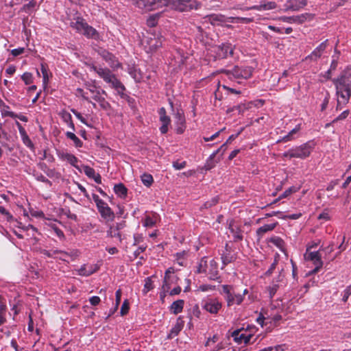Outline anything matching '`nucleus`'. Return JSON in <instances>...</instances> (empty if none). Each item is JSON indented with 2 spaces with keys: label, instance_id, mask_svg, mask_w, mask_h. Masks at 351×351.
<instances>
[{
  "label": "nucleus",
  "instance_id": "obj_1",
  "mask_svg": "<svg viewBox=\"0 0 351 351\" xmlns=\"http://www.w3.org/2000/svg\"><path fill=\"white\" fill-rule=\"evenodd\" d=\"M336 88L337 108L348 103L351 96V67H347L339 77L332 80Z\"/></svg>",
  "mask_w": 351,
  "mask_h": 351
},
{
  "label": "nucleus",
  "instance_id": "obj_2",
  "mask_svg": "<svg viewBox=\"0 0 351 351\" xmlns=\"http://www.w3.org/2000/svg\"><path fill=\"white\" fill-rule=\"evenodd\" d=\"M90 68L103 79L105 82L110 84L112 88L117 89L119 92L125 90L124 86L109 69L94 64L90 65Z\"/></svg>",
  "mask_w": 351,
  "mask_h": 351
},
{
  "label": "nucleus",
  "instance_id": "obj_3",
  "mask_svg": "<svg viewBox=\"0 0 351 351\" xmlns=\"http://www.w3.org/2000/svg\"><path fill=\"white\" fill-rule=\"evenodd\" d=\"M71 27L77 32L83 34L88 38L98 39L99 37L97 31L90 26L82 17L77 16L70 23Z\"/></svg>",
  "mask_w": 351,
  "mask_h": 351
},
{
  "label": "nucleus",
  "instance_id": "obj_4",
  "mask_svg": "<svg viewBox=\"0 0 351 351\" xmlns=\"http://www.w3.org/2000/svg\"><path fill=\"white\" fill-rule=\"evenodd\" d=\"M313 149V145L310 142H307L289 149L282 156L289 159L293 158L304 159L310 156Z\"/></svg>",
  "mask_w": 351,
  "mask_h": 351
},
{
  "label": "nucleus",
  "instance_id": "obj_5",
  "mask_svg": "<svg viewBox=\"0 0 351 351\" xmlns=\"http://www.w3.org/2000/svg\"><path fill=\"white\" fill-rule=\"evenodd\" d=\"M221 294L223 295L228 306L234 304L239 305L243 301V295L240 293H236L233 287L230 285H223Z\"/></svg>",
  "mask_w": 351,
  "mask_h": 351
},
{
  "label": "nucleus",
  "instance_id": "obj_6",
  "mask_svg": "<svg viewBox=\"0 0 351 351\" xmlns=\"http://www.w3.org/2000/svg\"><path fill=\"white\" fill-rule=\"evenodd\" d=\"M253 72V69L251 66L239 67L234 66L232 70H226L224 73L228 77L230 80L234 79H248L250 78Z\"/></svg>",
  "mask_w": 351,
  "mask_h": 351
},
{
  "label": "nucleus",
  "instance_id": "obj_7",
  "mask_svg": "<svg viewBox=\"0 0 351 351\" xmlns=\"http://www.w3.org/2000/svg\"><path fill=\"white\" fill-rule=\"evenodd\" d=\"M203 309L211 314H217L222 307V303L217 298H206L202 302Z\"/></svg>",
  "mask_w": 351,
  "mask_h": 351
},
{
  "label": "nucleus",
  "instance_id": "obj_8",
  "mask_svg": "<svg viewBox=\"0 0 351 351\" xmlns=\"http://www.w3.org/2000/svg\"><path fill=\"white\" fill-rule=\"evenodd\" d=\"M173 8L180 12L189 11L196 8L195 0H173Z\"/></svg>",
  "mask_w": 351,
  "mask_h": 351
},
{
  "label": "nucleus",
  "instance_id": "obj_9",
  "mask_svg": "<svg viewBox=\"0 0 351 351\" xmlns=\"http://www.w3.org/2000/svg\"><path fill=\"white\" fill-rule=\"evenodd\" d=\"M311 15L308 13L301 14L292 16H281L279 20L287 23L302 24L308 19H311Z\"/></svg>",
  "mask_w": 351,
  "mask_h": 351
},
{
  "label": "nucleus",
  "instance_id": "obj_10",
  "mask_svg": "<svg viewBox=\"0 0 351 351\" xmlns=\"http://www.w3.org/2000/svg\"><path fill=\"white\" fill-rule=\"evenodd\" d=\"M307 5V0H287L285 5V10L298 11Z\"/></svg>",
  "mask_w": 351,
  "mask_h": 351
},
{
  "label": "nucleus",
  "instance_id": "obj_11",
  "mask_svg": "<svg viewBox=\"0 0 351 351\" xmlns=\"http://www.w3.org/2000/svg\"><path fill=\"white\" fill-rule=\"evenodd\" d=\"M328 40L322 42L317 47L310 55L305 58V60L317 61L322 55L327 47Z\"/></svg>",
  "mask_w": 351,
  "mask_h": 351
},
{
  "label": "nucleus",
  "instance_id": "obj_12",
  "mask_svg": "<svg viewBox=\"0 0 351 351\" xmlns=\"http://www.w3.org/2000/svg\"><path fill=\"white\" fill-rule=\"evenodd\" d=\"M243 330V328L234 330L232 333V337L237 343H244L245 344H248L252 337V333L241 334Z\"/></svg>",
  "mask_w": 351,
  "mask_h": 351
},
{
  "label": "nucleus",
  "instance_id": "obj_13",
  "mask_svg": "<svg viewBox=\"0 0 351 351\" xmlns=\"http://www.w3.org/2000/svg\"><path fill=\"white\" fill-rule=\"evenodd\" d=\"M307 259L313 261L315 265L314 269L311 271V274L317 273L323 265L319 251L310 252L308 254Z\"/></svg>",
  "mask_w": 351,
  "mask_h": 351
},
{
  "label": "nucleus",
  "instance_id": "obj_14",
  "mask_svg": "<svg viewBox=\"0 0 351 351\" xmlns=\"http://www.w3.org/2000/svg\"><path fill=\"white\" fill-rule=\"evenodd\" d=\"M99 54L104 60H106V62L110 65V67L118 68L120 66V64L117 60L116 57L108 51L101 49L99 51Z\"/></svg>",
  "mask_w": 351,
  "mask_h": 351
},
{
  "label": "nucleus",
  "instance_id": "obj_15",
  "mask_svg": "<svg viewBox=\"0 0 351 351\" xmlns=\"http://www.w3.org/2000/svg\"><path fill=\"white\" fill-rule=\"evenodd\" d=\"M158 113L160 116V121L162 123L160 131L162 134H166L168 131V126L171 123V119L167 115L166 110L163 107L160 108Z\"/></svg>",
  "mask_w": 351,
  "mask_h": 351
},
{
  "label": "nucleus",
  "instance_id": "obj_16",
  "mask_svg": "<svg viewBox=\"0 0 351 351\" xmlns=\"http://www.w3.org/2000/svg\"><path fill=\"white\" fill-rule=\"evenodd\" d=\"M215 51L217 53V56L219 58H226L229 55L232 56L233 54V49L232 48L231 45L228 43L217 46L215 47Z\"/></svg>",
  "mask_w": 351,
  "mask_h": 351
},
{
  "label": "nucleus",
  "instance_id": "obj_17",
  "mask_svg": "<svg viewBox=\"0 0 351 351\" xmlns=\"http://www.w3.org/2000/svg\"><path fill=\"white\" fill-rule=\"evenodd\" d=\"M57 155L58 158L62 160L67 161L69 164L75 167L77 169H78L79 171H82L81 169H80V167L77 165L78 159L73 154L63 151H59L58 152Z\"/></svg>",
  "mask_w": 351,
  "mask_h": 351
},
{
  "label": "nucleus",
  "instance_id": "obj_18",
  "mask_svg": "<svg viewBox=\"0 0 351 351\" xmlns=\"http://www.w3.org/2000/svg\"><path fill=\"white\" fill-rule=\"evenodd\" d=\"M99 269L97 265L95 264H84L77 270V274L82 276H88L94 274Z\"/></svg>",
  "mask_w": 351,
  "mask_h": 351
},
{
  "label": "nucleus",
  "instance_id": "obj_19",
  "mask_svg": "<svg viewBox=\"0 0 351 351\" xmlns=\"http://www.w3.org/2000/svg\"><path fill=\"white\" fill-rule=\"evenodd\" d=\"M229 230L232 234L234 242L241 241L243 239L242 231L239 226L236 224L233 220L229 223Z\"/></svg>",
  "mask_w": 351,
  "mask_h": 351
},
{
  "label": "nucleus",
  "instance_id": "obj_20",
  "mask_svg": "<svg viewBox=\"0 0 351 351\" xmlns=\"http://www.w3.org/2000/svg\"><path fill=\"white\" fill-rule=\"evenodd\" d=\"M51 251L53 254L52 258H56L57 257L56 255H60L58 256V258L62 261H66V258L69 257V256L71 257L73 260L79 255V252L77 250H73V251L71 252L70 253H68V252H66L62 251V250H51Z\"/></svg>",
  "mask_w": 351,
  "mask_h": 351
},
{
  "label": "nucleus",
  "instance_id": "obj_21",
  "mask_svg": "<svg viewBox=\"0 0 351 351\" xmlns=\"http://www.w3.org/2000/svg\"><path fill=\"white\" fill-rule=\"evenodd\" d=\"M208 275V278L211 280H219L220 278L218 272V264L215 260L210 261Z\"/></svg>",
  "mask_w": 351,
  "mask_h": 351
},
{
  "label": "nucleus",
  "instance_id": "obj_22",
  "mask_svg": "<svg viewBox=\"0 0 351 351\" xmlns=\"http://www.w3.org/2000/svg\"><path fill=\"white\" fill-rule=\"evenodd\" d=\"M99 213L106 221H112L114 219V213L108 204L100 209Z\"/></svg>",
  "mask_w": 351,
  "mask_h": 351
},
{
  "label": "nucleus",
  "instance_id": "obj_23",
  "mask_svg": "<svg viewBox=\"0 0 351 351\" xmlns=\"http://www.w3.org/2000/svg\"><path fill=\"white\" fill-rule=\"evenodd\" d=\"M92 97L95 101L99 103L101 108L103 110H108L110 109V104L101 96L100 91L95 92V94Z\"/></svg>",
  "mask_w": 351,
  "mask_h": 351
},
{
  "label": "nucleus",
  "instance_id": "obj_24",
  "mask_svg": "<svg viewBox=\"0 0 351 351\" xmlns=\"http://www.w3.org/2000/svg\"><path fill=\"white\" fill-rule=\"evenodd\" d=\"M58 114L62 118L63 121L65 122L70 128H71L73 130H75L74 123L72 121V117L69 112L63 109L59 112Z\"/></svg>",
  "mask_w": 351,
  "mask_h": 351
},
{
  "label": "nucleus",
  "instance_id": "obj_25",
  "mask_svg": "<svg viewBox=\"0 0 351 351\" xmlns=\"http://www.w3.org/2000/svg\"><path fill=\"white\" fill-rule=\"evenodd\" d=\"M278 225V222H275L270 224H265L256 230V234L259 238H261L266 232L273 230L276 226Z\"/></svg>",
  "mask_w": 351,
  "mask_h": 351
},
{
  "label": "nucleus",
  "instance_id": "obj_26",
  "mask_svg": "<svg viewBox=\"0 0 351 351\" xmlns=\"http://www.w3.org/2000/svg\"><path fill=\"white\" fill-rule=\"evenodd\" d=\"M184 302L182 300H178L172 303L170 306L171 311L177 315L182 311Z\"/></svg>",
  "mask_w": 351,
  "mask_h": 351
},
{
  "label": "nucleus",
  "instance_id": "obj_27",
  "mask_svg": "<svg viewBox=\"0 0 351 351\" xmlns=\"http://www.w3.org/2000/svg\"><path fill=\"white\" fill-rule=\"evenodd\" d=\"M180 319H178L176 324L171 329L170 332L168 335V338L171 339L177 336L179 332L182 330L183 328L182 322L179 321Z\"/></svg>",
  "mask_w": 351,
  "mask_h": 351
},
{
  "label": "nucleus",
  "instance_id": "obj_28",
  "mask_svg": "<svg viewBox=\"0 0 351 351\" xmlns=\"http://www.w3.org/2000/svg\"><path fill=\"white\" fill-rule=\"evenodd\" d=\"M276 3L274 1H269L266 3H261L258 5H254L250 9L257 10H273L276 8Z\"/></svg>",
  "mask_w": 351,
  "mask_h": 351
},
{
  "label": "nucleus",
  "instance_id": "obj_29",
  "mask_svg": "<svg viewBox=\"0 0 351 351\" xmlns=\"http://www.w3.org/2000/svg\"><path fill=\"white\" fill-rule=\"evenodd\" d=\"M269 242L278 247L282 252H285V242L279 237H273L270 238Z\"/></svg>",
  "mask_w": 351,
  "mask_h": 351
},
{
  "label": "nucleus",
  "instance_id": "obj_30",
  "mask_svg": "<svg viewBox=\"0 0 351 351\" xmlns=\"http://www.w3.org/2000/svg\"><path fill=\"white\" fill-rule=\"evenodd\" d=\"M7 306L0 300V326L6 322Z\"/></svg>",
  "mask_w": 351,
  "mask_h": 351
},
{
  "label": "nucleus",
  "instance_id": "obj_31",
  "mask_svg": "<svg viewBox=\"0 0 351 351\" xmlns=\"http://www.w3.org/2000/svg\"><path fill=\"white\" fill-rule=\"evenodd\" d=\"M114 190L115 193L121 197H125L127 195V189L121 183L114 185Z\"/></svg>",
  "mask_w": 351,
  "mask_h": 351
},
{
  "label": "nucleus",
  "instance_id": "obj_32",
  "mask_svg": "<svg viewBox=\"0 0 351 351\" xmlns=\"http://www.w3.org/2000/svg\"><path fill=\"white\" fill-rule=\"evenodd\" d=\"M221 259L223 266L227 265L232 262L234 259V256L231 254V252H223L221 254Z\"/></svg>",
  "mask_w": 351,
  "mask_h": 351
},
{
  "label": "nucleus",
  "instance_id": "obj_33",
  "mask_svg": "<svg viewBox=\"0 0 351 351\" xmlns=\"http://www.w3.org/2000/svg\"><path fill=\"white\" fill-rule=\"evenodd\" d=\"M300 130V125H297L295 128L291 130L289 134L282 138V139L278 140V142H287L292 139V136L296 134Z\"/></svg>",
  "mask_w": 351,
  "mask_h": 351
},
{
  "label": "nucleus",
  "instance_id": "obj_34",
  "mask_svg": "<svg viewBox=\"0 0 351 351\" xmlns=\"http://www.w3.org/2000/svg\"><path fill=\"white\" fill-rule=\"evenodd\" d=\"M66 136L68 138L72 140L76 147H81L82 146V142L81 140L73 132H67Z\"/></svg>",
  "mask_w": 351,
  "mask_h": 351
},
{
  "label": "nucleus",
  "instance_id": "obj_35",
  "mask_svg": "<svg viewBox=\"0 0 351 351\" xmlns=\"http://www.w3.org/2000/svg\"><path fill=\"white\" fill-rule=\"evenodd\" d=\"M40 70L43 74V84L44 87L45 88L48 84L49 78L48 69L46 65H45L44 64H41Z\"/></svg>",
  "mask_w": 351,
  "mask_h": 351
},
{
  "label": "nucleus",
  "instance_id": "obj_36",
  "mask_svg": "<svg viewBox=\"0 0 351 351\" xmlns=\"http://www.w3.org/2000/svg\"><path fill=\"white\" fill-rule=\"evenodd\" d=\"M141 178L143 184L147 187L150 186L154 182L153 177L151 174L143 173Z\"/></svg>",
  "mask_w": 351,
  "mask_h": 351
},
{
  "label": "nucleus",
  "instance_id": "obj_37",
  "mask_svg": "<svg viewBox=\"0 0 351 351\" xmlns=\"http://www.w3.org/2000/svg\"><path fill=\"white\" fill-rule=\"evenodd\" d=\"M208 267V261L206 257H204L201 259L199 265L197 267V273H205L207 271Z\"/></svg>",
  "mask_w": 351,
  "mask_h": 351
},
{
  "label": "nucleus",
  "instance_id": "obj_38",
  "mask_svg": "<svg viewBox=\"0 0 351 351\" xmlns=\"http://www.w3.org/2000/svg\"><path fill=\"white\" fill-rule=\"evenodd\" d=\"M171 273H173V269L172 267H169L167 269V271L165 273V277L163 280V285H162V289L164 291H166V289H168L169 288V283H168V279H169V275Z\"/></svg>",
  "mask_w": 351,
  "mask_h": 351
},
{
  "label": "nucleus",
  "instance_id": "obj_39",
  "mask_svg": "<svg viewBox=\"0 0 351 351\" xmlns=\"http://www.w3.org/2000/svg\"><path fill=\"white\" fill-rule=\"evenodd\" d=\"M154 289L153 282L151 277H147L145 279L144 288L143 292L146 294L148 291Z\"/></svg>",
  "mask_w": 351,
  "mask_h": 351
},
{
  "label": "nucleus",
  "instance_id": "obj_40",
  "mask_svg": "<svg viewBox=\"0 0 351 351\" xmlns=\"http://www.w3.org/2000/svg\"><path fill=\"white\" fill-rule=\"evenodd\" d=\"M108 234L110 237L117 238L119 241H121V232L118 231L117 229H115V227H110L108 232Z\"/></svg>",
  "mask_w": 351,
  "mask_h": 351
},
{
  "label": "nucleus",
  "instance_id": "obj_41",
  "mask_svg": "<svg viewBox=\"0 0 351 351\" xmlns=\"http://www.w3.org/2000/svg\"><path fill=\"white\" fill-rule=\"evenodd\" d=\"M298 188H296L295 186H291L289 187V189H287V190H285L280 196H279V199H282V198H285V197H287L288 196H289L292 193H294L295 192H297L298 191Z\"/></svg>",
  "mask_w": 351,
  "mask_h": 351
},
{
  "label": "nucleus",
  "instance_id": "obj_42",
  "mask_svg": "<svg viewBox=\"0 0 351 351\" xmlns=\"http://www.w3.org/2000/svg\"><path fill=\"white\" fill-rule=\"evenodd\" d=\"M4 114L11 118H17L24 122H27L28 121V119L26 116H24L23 114H17L13 112H6L4 113Z\"/></svg>",
  "mask_w": 351,
  "mask_h": 351
},
{
  "label": "nucleus",
  "instance_id": "obj_43",
  "mask_svg": "<svg viewBox=\"0 0 351 351\" xmlns=\"http://www.w3.org/2000/svg\"><path fill=\"white\" fill-rule=\"evenodd\" d=\"M22 141L25 146L29 148L32 151H34L35 147L28 135L21 137Z\"/></svg>",
  "mask_w": 351,
  "mask_h": 351
},
{
  "label": "nucleus",
  "instance_id": "obj_44",
  "mask_svg": "<svg viewBox=\"0 0 351 351\" xmlns=\"http://www.w3.org/2000/svg\"><path fill=\"white\" fill-rule=\"evenodd\" d=\"M82 167L84 173L90 178L93 177L96 173L95 169L88 165H83Z\"/></svg>",
  "mask_w": 351,
  "mask_h": 351
},
{
  "label": "nucleus",
  "instance_id": "obj_45",
  "mask_svg": "<svg viewBox=\"0 0 351 351\" xmlns=\"http://www.w3.org/2000/svg\"><path fill=\"white\" fill-rule=\"evenodd\" d=\"M176 123L177 125H184L185 124V117L182 112H177L175 114Z\"/></svg>",
  "mask_w": 351,
  "mask_h": 351
},
{
  "label": "nucleus",
  "instance_id": "obj_46",
  "mask_svg": "<svg viewBox=\"0 0 351 351\" xmlns=\"http://www.w3.org/2000/svg\"><path fill=\"white\" fill-rule=\"evenodd\" d=\"M279 287H280V286L278 284L274 283L267 288V290L269 291V298L271 299L273 298V297L274 296V295L278 290Z\"/></svg>",
  "mask_w": 351,
  "mask_h": 351
},
{
  "label": "nucleus",
  "instance_id": "obj_47",
  "mask_svg": "<svg viewBox=\"0 0 351 351\" xmlns=\"http://www.w3.org/2000/svg\"><path fill=\"white\" fill-rule=\"evenodd\" d=\"M22 80L24 81L25 84H30L33 82L32 74L29 72L24 73L21 76Z\"/></svg>",
  "mask_w": 351,
  "mask_h": 351
},
{
  "label": "nucleus",
  "instance_id": "obj_48",
  "mask_svg": "<svg viewBox=\"0 0 351 351\" xmlns=\"http://www.w3.org/2000/svg\"><path fill=\"white\" fill-rule=\"evenodd\" d=\"M93 230L94 232H99L101 230H99V227L94 223H88L85 225V230Z\"/></svg>",
  "mask_w": 351,
  "mask_h": 351
},
{
  "label": "nucleus",
  "instance_id": "obj_49",
  "mask_svg": "<svg viewBox=\"0 0 351 351\" xmlns=\"http://www.w3.org/2000/svg\"><path fill=\"white\" fill-rule=\"evenodd\" d=\"M215 289V285H202L198 287L197 291H213Z\"/></svg>",
  "mask_w": 351,
  "mask_h": 351
},
{
  "label": "nucleus",
  "instance_id": "obj_50",
  "mask_svg": "<svg viewBox=\"0 0 351 351\" xmlns=\"http://www.w3.org/2000/svg\"><path fill=\"white\" fill-rule=\"evenodd\" d=\"M279 255L276 254L274 263L271 265L269 269L266 271V275H271L273 272V271L275 269L277 264H278V258Z\"/></svg>",
  "mask_w": 351,
  "mask_h": 351
},
{
  "label": "nucleus",
  "instance_id": "obj_51",
  "mask_svg": "<svg viewBox=\"0 0 351 351\" xmlns=\"http://www.w3.org/2000/svg\"><path fill=\"white\" fill-rule=\"evenodd\" d=\"M256 332V328L254 326H247L245 329L243 328V330L241 332V334H250L252 333V336Z\"/></svg>",
  "mask_w": 351,
  "mask_h": 351
},
{
  "label": "nucleus",
  "instance_id": "obj_52",
  "mask_svg": "<svg viewBox=\"0 0 351 351\" xmlns=\"http://www.w3.org/2000/svg\"><path fill=\"white\" fill-rule=\"evenodd\" d=\"M218 197H215L212 198L210 201H207L206 202H205L204 206L205 208H210L211 206L215 205L218 202Z\"/></svg>",
  "mask_w": 351,
  "mask_h": 351
},
{
  "label": "nucleus",
  "instance_id": "obj_53",
  "mask_svg": "<svg viewBox=\"0 0 351 351\" xmlns=\"http://www.w3.org/2000/svg\"><path fill=\"white\" fill-rule=\"evenodd\" d=\"M128 311H129V303H128V300H125L121 306L120 313H121V315H125V314H127L128 313Z\"/></svg>",
  "mask_w": 351,
  "mask_h": 351
},
{
  "label": "nucleus",
  "instance_id": "obj_54",
  "mask_svg": "<svg viewBox=\"0 0 351 351\" xmlns=\"http://www.w3.org/2000/svg\"><path fill=\"white\" fill-rule=\"evenodd\" d=\"M329 99H330V94L329 93H326V96L324 99V101L321 105V110L322 111H324L328 106V104L329 103Z\"/></svg>",
  "mask_w": 351,
  "mask_h": 351
},
{
  "label": "nucleus",
  "instance_id": "obj_55",
  "mask_svg": "<svg viewBox=\"0 0 351 351\" xmlns=\"http://www.w3.org/2000/svg\"><path fill=\"white\" fill-rule=\"evenodd\" d=\"M219 154V150H216L215 152H214L209 157V159L206 162V164L205 165L206 168L207 169H211L214 165H210V162L215 157V156Z\"/></svg>",
  "mask_w": 351,
  "mask_h": 351
},
{
  "label": "nucleus",
  "instance_id": "obj_56",
  "mask_svg": "<svg viewBox=\"0 0 351 351\" xmlns=\"http://www.w3.org/2000/svg\"><path fill=\"white\" fill-rule=\"evenodd\" d=\"M155 224V221L150 217H145L143 226L145 227H152Z\"/></svg>",
  "mask_w": 351,
  "mask_h": 351
},
{
  "label": "nucleus",
  "instance_id": "obj_57",
  "mask_svg": "<svg viewBox=\"0 0 351 351\" xmlns=\"http://www.w3.org/2000/svg\"><path fill=\"white\" fill-rule=\"evenodd\" d=\"M349 114V110H346L341 112L335 119L333 120V122H336L339 120H343L347 118Z\"/></svg>",
  "mask_w": 351,
  "mask_h": 351
},
{
  "label": "nucleus",
  "instance_id": "obj_58",
  "mask_svg": "<svg viewBox=\"0 0 351 351\" xmlns=\"http://www.w3.org/2000/svg\"><path fill=\"white\" fill-rule=\"evenodd\" d=\"M0 213L5 215L8 220H11L13 218L12 215L3 206H0Z\"/></svg>",
  "mask_w": 351,
  "mask_h": 351
},
{
  "label": "nucleus",
  "instance_id": "obj_59",
  "mask_svg": "<svg viewBox=\"0 0 351 351\" xmlns=\"http://www.w3.org/2000/svg\"><path fill=\"white\" fill-rule=\"evenodd\" d=\"M25 51L24 47H19L17 49H14L11 51V53L14 56H18L21 54H22Z\"/></svg>",
  "mask_w": 351,
  "mask_h": 351
},
{
  "label": "nucleus",
  "instance_id": "obj_60",
  "mask_svg": "<svg viewBox=\"0 0 351 351\" xmlns=\"http://www.w3.org/2000/svg\"><path fill=\"white\" fill-rule=\"evenodd\" d=\"M235 22L237 23H249L250 22H252L253 21L252 19H250V18H243V17H237V18H234Z\"/></svg>",
  "mask_w": 351,
  "mask_h": 351
},
{
  "label": "nucleus",
  "instance_id": "obj_61",
  "mask_svg": "<svg viewBox=\"0 0 351 351\" xmlns=\"http://www.w3.org/2000/svg\"><path fill=\"white\" fill-rule=\"evenodd\" d=\"M101 300L98 296H93L89 299V302L93 306H97L99 304Z\"/></svg>",
  "mask_w": 351,
  "mask_h": 351
},
{
  "label": "nucleus",
  "instance_id": "obj_62",
  "mask_svg": "<svg viewBox=\"0 0 351 351\" xmlns=\"http://www.w3.org/2000/svg\"><path fill=\"white\" fill-rule=\"evenodd\" d=\"M186 166V162H174L173 163V167L177 169V170H180V169H182L183 168H184Z\"/></svg>",
  "mask_w": 351,
  "mask_h": 351
},
{
  "label": "nucleus",
  "instance_id": "obj_63",
  "mask_svg": "<svg viewBox=\"0 0 351 351\" xmlns=\"http://www.w3.org/2000/svg\"><path fill=\"white\" fill-rule=\"evenodd\" d=\"M350 295H351V285L347 287V289L344 291V295L342 299L343 301L346 302Z\"/></svg>",
  "mask_w": 351,
  "mask_h": 351
},
{
  "label": "nucleus",
  "instance_id": "obj_64",
  "mask_svg": "<svg viewBox=\"0 0 351 351\" xmlns=\"http://www.w3.org/2000/svg\"><path fill=\"white\" fill-rule=\"evenodd\" d=\"M274 348V350L275 351H285L288 349V347L286 344L282 345H277L276 346H272Z\"/></svg>",
  "mask_w": 351,
  "mask_h": 351
}]
</instances>
